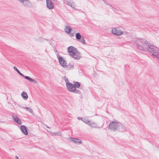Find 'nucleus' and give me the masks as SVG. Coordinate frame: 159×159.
<instances>
[{
    "instance_id": "nucleus-1",
    "label": "nucleus",
    "mask_w": 159,
    "mask_h": 159,
    "mask_svg": "<svg viewBox=\"0 0 159 159\" xmlns=\"http://www.w3.org/2000/svg\"><path fill=\"white\" fill-rule=\"evenodd\" d=\"M148 50L152 55L159 58V50L157 47L152 45H149Z\"/></svg>"
},
{
    "instance_id": "nucleus-2",
    "label": "nucleus",
    "mask_w": 159,
    "mask_h": 159,
    "mask_svg": "<svg viewBox=\"0 0 159 159\" xmlns=\"http://www.w3.org/2000/svg\"><path fill=\"white\" fill-rule=\"evenodd\" d=\"M13 68L20 75L23 77H24L25 79L29 80L30 82H34V83L35 84L37 83V81L36 80L32 79L29 76H25L22 74L16 66H14Z\"/></svg>"
},
{
    "instance_id": "nucleus-3",
    "label": "nucleus",
    "mask_w": 159,
    "mask_h": 159,
    "mask_svg": "<svg viewBox=\"0 0 159 159\" xmlns=\"http://www.w3.org/2000/svg\"><path fill=\"white\" fill-rule=\"evenodd\" d=\"M57 56L58 59L60 64L63 67H64L67 64L66 61L62 57L59 56L58 53L57 54Z\"/></svg>"
},
{
    "instance_id": "nucleus-4",
    "label": "nucleus",
    "mask_w": 159,
    "mask_h": 159,
    "mask_svg": "<svg viewBox=\"0 0 159 159\" xmlns=\"http://www.w3.org/2000/svg\"><path fill=\"white\" fill-rule=\"evenodd\" d=\"M119 125L116 122H112L110 123V128L112 130L115 131L118 128Z\"/></svg>"
},
{
    "instance_id": "nucleus-5",
    "label": "nucleus",
    "mask_w": 159,
    "mask_h": 159,
    "mask_svg": "<svg viewBox=\"0 0 159 159\" xmlns=\"http://www.w3.org/2000/svg\"><path fill=\"white\" fill-rule=\"evenodd\" d=\"M68 52L69 53L70 56L72 55L77 50V49L72 46H70L68 48Z\"/></svg>"
},
{
    "instance_id": "nucleus-6",
    "label": "nucleus",
    "mask_w": 159,
    "mask_h": 159,
    "mask_svg": "<svg viewBox=\"0 0 159 159\" xmlns=\"http://www.w3.org/2000/svg\"><path fill=\"white\" fill-rule=\"evenodd\" d=\"M111 32L113 34L118 36L122 34L123 33L122 31L116 28H113Z\"/></svg>"
},
{
    "instance_id": "nucleus-7",
    "label": "nucleus",
    "mask_w": 159,
    "mask_h": 159,
    "mask_svg": "<svg viewBox=\"0 0 159 159\" xmlns=\"http://www.w3.org/2000/svg\"><path fill=\"white\" fill-rule=\"evenodd\" d=\"M19 2L21 3L24 6L29 7L31 5L30 0H18Z\"/></svg>"
},
{
    "instance_id": "nucleus-8",
    "label": "nucleus",
    "mask_w": 159,
    "mask_h": 159,
    "mask_svg": "<svg viewBox=\"0 0 159 159\" xmlns=\"http://www.w3.org/2000/svg\"><path fill=\"white\" fill-rule=\"evenodd\" d=\"M66 86L68 91L72 92H73L75 88L74 85L70 83H67Z\"/></svg>"
},
{
    "instance_id": "nucleus-9",
    "label": "nucleus",
    "mask_w": 159,
    "mask_h": 159,
    "mask_svg": "<svg viewBox=\"0 0 159 159\" xmlns=\"http://www.w3.org/2000/svg\"><path fill=\"white\" fill-rule=\"evenodd\" d=\"M80 54V53L77 50L71 55L70 56L73 57L75 59L79 60L81 57Z\"/></svg>"
},
{
    "instance_id": "nucleus-10",
    "label": "nucleus",
    "mask_w": 159,
    "mask_h": 159,
    "mask_svg": "<svg viewBox=\"0 0 159 159\" xmlns=\"http://www.w3.org/2000/svg\"><path fill=\"white\" fill-rule=\"evenodd\" d=\"M47 7L49 9H52L54 8V4L51 0H46Z\"/></svg>"
},
{
    "instance_id": "nucleus-11",
    "label": "nucleus",
    "mask_w": 159,
    "mask_h": 159,
    "mask_svg": "<svg viewBox=\"0 0 159 159\" xmlns=\"http://www.w3.org/2000/svg\"><path fill=\"white\" fill-rule=\"evenodd\" d=\"M13 120L14 122L17 124L21 125V120L15 115H12Z\"/></svg>"
},
{
    "instance_id": "nucleus-12",
    "label": "nucleus",
    "mask_w": 159,
    "mask_h": 159,
    "mask_svg": "<svg viewBox=\"0 0 159 159\" xmlns=\"http://www.w3.org/2000/svg\"><path fill=\"white\" fill-rule=\"evenodd\" d=\"M20 129L21 132L25 135L28 134L27 128L26 126L24 125H21L20 127Z\"/></svg>"
},
{
    "instance_id": "nucleus-13",
    "label": "nucleus",
    "mask_w": 159,
    "mask_h": 159,
    "mask_svg": "<svg viewBox=\"0 0 159 159\" xmlns=\"http://www.w3.org/2000/svg\"><path fill=\"white\" fill-rule=\"evenodd\" d=\"M65 4L73 8H75V4L73 2H70L67 1H65Z\"/></svg>"
},
{
    "instance_id": "nucleus-14",
    "label": "nucleus",
    "mask_w": 159,
    "mask_h": 159,
    "mask_svg": "<svg viewBox=\"0 0 159 159\" xmlns=\"http://www.w3.org/2000/svg\"><path fill=\"white\" fill-rule=\"evenodd\" d=\"M71 140L74 143L80 144L81 143L82 141L81 140L75 138H71Z\"/></svg>"
},
{
    "instance_id": "nucleus-15",
    "label": "nucleus",
    "mask_w": 159,
    "mask_h": 159,
    "mask_svg": "<svg viewBox=\"0 0 159 159\" xmlns=\"http://www.w3.org/2000/svg\"><path fill=\"white\" fill-rule=\"evenodd\" d=\"M72 29L69 26L66 25L64 29L65 32L67 33H70L71 32Z\"/></svg>"
},
{
    "instance_id": "nucleus-16",
    "label": "nucleus",
    "mask_w": 159,
    "mask_h": 159,
    "mask_svg": "<svg viewBox=\"0 0 159 159\" xmlns=\"http://www.w3.org/2000/svg\"><path fill=\"white\" fill-rule=\"evenodd\" d=\"M65 67L67 70L72 69L74 68V66L73 64H69L68 65H66Z\"/></svg>"
},
{
    "instance_id": "nucleus-17",
    "label": "nucleus",
    "mask_w": 159,
    "mask_h": 159,
    "mask_svg": "<svg viewBox=\"0 0 159 159\" xmlns=\"http://www.w3.org/2000/svg\"><path fill=\"white\" fill-rule=\"evenodd\" d=\"M21 96L25 100H27L28 98V96L27 93L24 91H23L21 93Z\"/></svg>"
},
{
    "instance_id": "nucleus-18",
    "label": "nucleus",
    "mask_w": 159,
    "mask_h": 159,
    "mask_svg": "<svg viewBox=\"0 0 159 159\" xmlns=\"http://www.w3.org/2000/svg\"><path fill=\"white\" fill-rule=\"evenodd\" d=\"M83 37L79 33H77L75 34V38L78 40L81 39Z\"/></svg>"
},
{
    "instance_id": "nucleus-19",
    "label": "nucleus",
    "mask_w": 159,
    "mask_h": 159,
    "mask_svg": "<svg viewBox=\"0 0 159 159\" xmlns=\"http://www.w3.org/2000/svg\"><path fill=\"white\" fill-rule=\"evenodd\" d=\"M74 87H75V88H79L80 86V83L77 81H75L74 82Z\"/></svg>"
},
{
    "instance_id": "nucleus-20",
    "label": "nucleus",
    "mask_w": 159,
    "mask_h": 159,
    "mask_svg": "<svg viewBox=\"0 0 159 159\" xmlns=\"http://www.w3.org/2000/svg\"><path fill=\"white\" fill-rule=\"evenodd\" d=\"M82 121L88 125L89 124L90 122V121L87 118H83Z\"/></svg>"
},
{
    "instance_id": "nucleus-21",
    "label": "nucleus",
    "mask_w": 159,
    "mask_h": 159,
    "mask_svg": "<svg viewBox=\"0 0 159 159\" xmlns=\"http://www.w3.org/2000/svg\"><path fill=\"white\" fill-rule=\"evenodd\" d=\"M73 92L74 93H78L80 94L81 93V92L79 90L75 88L74 90V91Z\"/></svg>"
},
{
    "instance_id": "nucleus-22",
    "label": "nucleus",
    "mask_w": 159,
    "mask_h": 159,
    "mask_svg": "<svg viewBox=\"0 0 159 159\" xmlns=\"http://www.w3.org/2000/svg\"><path fill=\"white\" fill-rule=\"evenodd\" d=\"M23 108L24 109H25L27 111H29L31 113H32L33 112V111L32 110V109L30 108H29L27 107H23Z\"/></svg>"
},
{
    "instance_id": "nucleus-23",
    "label": "nucleus",
    "mask_w": 159,
    "mask_h": 159,
    "mask_svg": "<svg viewBox=\"0 0 159 159\" xmlns=\"http://www.w3.org/2000/svg\"><path fill=\"white\" fill-rule=\"evenodd\" d=\"M78 41L83 44H86V43L85 42V40L84 39V38L83 37H82V38H81V39L78 40Z\"/></svg>"
},
{
    "instance_id": "nucleus-24",
    "label": "nucleus",
    "mask_w": 159,
    "mask_h": 159,
    "mask_svg": "<svg viewBox=\"0 0 159 159\" xmlns=\"http://www.w3.org/2000/svg\"><path fill=\"white\" fill-rule=\"evenodd\" d=\"M89 125H90L92 128L97 127L96 124L94 123H91V122H90L89 124Z\"/></svg>"
},
{
    "instance_id": "nucleus-25",
    "label": "nucleus",
    "mask_w": 159,
    "mask_h": 159,
    "mask_svg": "<svg viewBox=\"0 0 159 159\" xmlns=\"http://www.w3.org/2000/svg\"><path fill=\"white\" fill-rule=\"evenodd\" d=\"M64 80L66 82V84L67 83H70L69 82V80H68V79L67 78H65V79H64Z\"/></svg>"
},
{
    "instance_id": "nucleus-26",
    "label": "nucleus",
    "mask_w": 159,
    "mask_h": 159,
    "mask_svg": "<svg viewBox=\"0 0 159 159\" xmlns=\"http://www.w3.org/2000/svg\"><path fill=\"white\" fill-rule=\"evenodd\" d=\"M60 134V132H54L53 133V135H59V134Z\"/></svg>"
},
{
    "instance_id": "nucleus-27",
    "label": "nucleus",
    "mask_w": 159,
    "mask_h": 159,
    "mask_svg": "<svg viewBox=\"0 0 159 159\" xmlns=\"http://www.w3.org/2000/svg\"><path fill=\"white\" fill-rule=\"evenodd\" d=\"M70 35L71 36V37H73L74 36V34L72 33H69Z\"/></svg>"
},
{
    "instance_id": "nucleus-28",
    "label": "nucleus",
    "mask_w": 159,
    "mask_h": 159,
    "mask_svg": "<svg viewBox=\"0 0 159 159\" xmlns=\"http://www.w3.org/2000/svg\"><path fill=\"white\" fill-rule=\"evenodd\" d=\"M77 118L78 120H82V119H83V118H81L80 117H78Z\"/></svg>"
},
{
    "instance_id": "nucleus-29",
    "label": "nucleus",
    "mask_w": 159,
    "mask_h": 159,
    "mask_svg": "<svg viewBox=\"0 0 159 159\" xmlns=\"http://www.w3.org/2000/svg\"><path fill=\"white\" fill-rule=\"evenodd\" d=\"M48 42L51 45V43H52V42L51 40H48Z\"/></svg>"
},
{
    "instance_id": "nucleus-30",
    "label": "nucleus",
    "mask_w": 159,
    "mask_h": 159,
    "mask_svg": "<svg viewBox=\"0 0 159 159\" xmlns=\"http://www.w3.org/2000/svg\"><path fill=\"white\" fill-rule=\"evenodd\" d=\"M107 128L108 129H109V124L107 125Z\"/></svg>"
},
{
    "instance_id": "nucleus-31",
    "label": "nucleus",
    "mask_w": 159,
    "mask_h": 159,
    "mask_svg": "<svg viewBox=\"0 0 159 159\" xmlns=\"http://www.w3.org/2000/svg\"><path fill=\"white\" fill-rule=\"evenodd\" d=\"M103 2H104V3H105V4L107 5H108V4L106 3V1L104 0H103Z\"/></svg>"
},
{
    "instance_id": "nucleus-32",
    "label": "nucleus",
    "mask_w": 159,
    "mask_h": 159,
    "mask_svg": "<svg viewBox=\"0 0 159 159\" xmlns=\"http://www.w3.org/2000/svg\"><path fill=\"white\" fill-rule=\"evenodd\" d=\"M16 159H19L18 157L16 155Z\"/></svg>"
},
{
    "instance_id": "nucleus-33",
    "label": "nucleus",
    "mask_w": 159,
    "mask_h": 159,
    "mask_svg": "<svg viewBox=\"0 0 159 159\" xmlns=\"http://www.w3.org/2000/svg\"><path fill=\"white\" fill-rule=\"evenodd\" d=\"M54 51H55V52H57V50L56 49V48H55V49L54 50Z\"/></svg>"
},
{
    "instance_id": "nucleus-34",
    "label": "nucleus",
    "mask_w": 159,
    "mask_h": 159,
    "mask_svg": "<svg viewBox=\"0 0 159 159\" xmlns=\"http://www.w3.org/2000/svg\"><path fill=\"white\" fill-rule=\"evenodd\" d=\"M45 125L46 127L47 128H50V127L49 126H47V125Z\"/></svg>"
}]
</instances>
